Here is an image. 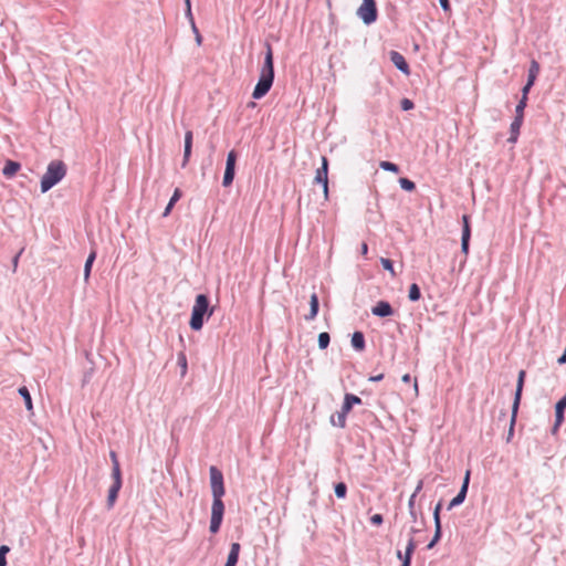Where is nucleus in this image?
I'll list each match as a JSON object with an SVG mask.
<instances>
[{
	"label": "nucleus",
	"instance_id": "nucleus-52",
	"mask_svg": "<svg viewBox=\"0 0 566 566\" xmlns=\"http://www.w3.org/2000/svg\"><path fill=\"white\" fill-rule=\"evenodd\" d=\"M557 363L559 365H565L566 364V346H565V349H564L563 354L558 357Z\"/></svg>",
	"mask_w": 566,
	"mask_h": 566
},
{
	"label": "nucleus",
	"instance_id": "nucleus-9",
	"mask_svg": "<svg viewBox=\"0 0 566 566\" xmlns=\"http://www.w3.org/2000/svg\"><path fill=\"white\" fill-rule=\"evenodd\" d=\"M469 484H470V471L468 470L464 474V478H463V481H462V485L460 488V491L458 492V494L449 502L448 506H447V510L448 511H451L452 509L461 505L464 501H465V497H467V494H468V490H469Z\"/></svg>",
	"mask_w": 566,
	"mask_h": 566
},
{
	"label": "nucleus",
	"instance_id": "nucleus-15",
	"mask_svg": "<svg viewBox=\"0 0 566 566\" xmlns=\"http://www.w3.org/2000/svg\"><path fill=\"white\" fill-rule=\"evenodd\" d=\"M319 311V298L318 295L314 292L310 297V313L304 316L305 321L311 322L314 321Z\"/></svg>",
	"mask_w": 566,
	"mask_h": 566
},
{
	"label": "nucleus",
	"instance_id": "nucleus-46",
	"mask_svg": "<svg viewBox=\"0 0 566 566\" xmlns=\"http://www.w3.org/2000/svg\"><path fill=\"white\" fill-rule=\"evenodd\" d=\"M438 1L444 12H449L451 10L450 0H438Z\"/></svg>",
	"mask_w": 566,
	"mask_h": 566
},
{
	"label": "nucleus",
	"instance_id": "nucleus-26",
	"mask_svg": "<svg viewBox=\"0 0 566 566\" xmlns=\"http://www.w3.org/2000/svg\"><path fill=\"white\" fill-rule=\"evenodd\" d=\"M538 73H539V64L536 60H532L530 67H528V72H527V82L530 84H535Z\"/></svg>",
	"mask_w": 566,
	"mask_h": 566
},
{
	"label": "nucleus",
	"instance_id": "nucleus-11",
	"mask_svg": "<svg viewBox=\"0 0 566 566\" xmlns=\"http://www.w3.org/2000/svg\"><path fill=\"white\" fill-rule=\"evenodd\" d=\"M470 240H471L470 216L469 214H463L462 216L461 252L464 255L469 254Z\"/></svg>",
	"mask_w": 566,
	"mask_h": 566
},
{
	"label": "nucleus",
	"instance_id": "nucleus-31",
	"mask_svg": "<svg viewBox=\"0 0 566 566\" xmlns=\"http://www.w3.org/2000/svg\"><path fill=\"white\" fill-rule=\"evenodd\" d=\"M331 343V336L327 332L318 334L317 344L319 349H326Z\"/></svg>",
	"mask_w": 566,
	"mask_h": 566
},
{
	"label": "nucleus",
	"instance_id": "nucleus-39",
	"mask_svg": "<svg viewBox=\"0 0 566 566\" xmlns=\"http://www.w3.org/2000/svg\"><path fill=\"white\" fill-rule=\"evenodd\" d=\"M380 264L384 268V270L390 272L392 276H396V272L394 269V262L390 259L387 258H380Z\"/></svg>",
	"mask_w": 566,
	"mask_h": 566
},
{
	"label": "nucleus",
	"instance_id": "nucleus-58",
	"mask_svg": "<svg viewBox=\"0 0 566 566\" xmlns=\"http://www.w3.org/2000/svg\"><path fill=\"white\" fill-rule=\"evenodd\" d=\"M21 253H22V250L12 260L14 268H17V265H18V261H19Z\"/></svg>",
	"mask_w": 566,
	"mask_h": 566
},
{
	"label": "nucleus",
	"instance_id": "nucleus-5",
	"mask_svg": "<svg viewBox=\"0 0 566 566\" xmlns=\"http://www.w3.org/2000/svg\"><path fill=\"white\" fill-rule=\"evenodd\" d=\"M224 515V503L222 496H212L211 517L209 531L212 534H217L223 522Z\"/></svg>",
	"mask_w": 566,
	"mask_h": 566
},
{
	"label": "nucleus",
	"instance_id": "nucleus-62",
	"mask_svg": "<svg viewBox=\"0 0 566 566\" xmlns=\"http://www.w3.org/2000/svg\"><path fill=\"white\" fill-rule=\"evenodd\" d=\"M403 553L401 551H397V558L401 560Z\"/></svg>",
	"mask_w": 566,
	"mask_h": 566
},
{
	"label": "nucleus",
	"instance_id": "nucleus-41",
	"mask_svg": "<svg viewBox=\"0 0 566 566\" xmlns=\"http://www.w3.org/2000/svg\"><path fill=\"white\" fill-rule=\"evenodd\" d=\"M416 547H417L416 541L412 536H410V538L408 539L407 546H406L405 554L412 557Z\"/></svg>",
	"mask_w": 566,
	"mask_h": 566
},
{
	"label": "nucleus",
	"instance_id": "nucleus-44",
	"mask_svg": "<svg viewBox=\"0 0 566 566\" xmlns=\"http://www.w3.org/2000/svg\"><path fill=\"white\" fill-rule=\"evenodd\" d=\"M370 523L375 526H379L384 523V516L379 513H376L370 516Z\"/></svg>",
	"mask_w": 566,
	"mask_h": 566
},
{
	"label": "nucleus",
	"instance_id": "nucleus-29",
	"mask_svg": "<svg viewBox=\"0 0 566 566\" xmlns=\"http://www.w3.org/2000/svg\"><path fill=\"white\" fill-rule=\"evenodd\" d=\"M408 298L410 302H417L421 298V290L417 283H412L409 286Z\"/></svg>",
	"mask_w": 566,
	"mask_h": 566
},
{
	"label": "nucleus",
	"instance_id": "nucleus-36",
	"mask_svg": "<svg viewBox=\"0 0 566 566\" xmlns=\"http://www.w3.org/2000/svg\"><path fill=\"white\" fill-rule=\"evenodd\" d=\"M528 98H524L521 96L516 107H515V116H520L521 118H524V111L527 106Z\"/></svg>",
	"mask_w": 566,
	"mask_h": 566
},
{
	"label": "nucleus",
	"instance_id": "nucleus-13",
	"mask_svg": "<svg viewBox=\"0 0 566 566\" xmlns=\"http://www.w3.org/2000/svg\"><path fill=\"white\" fill-rule=\"evenodd\" d=\"M371 314L377 317H388L395 314V310L388 301L381 300L371 307Z\"/></svg>",
	"mask_w": 566,
	"mask_h": 566
},
{
	"label": "nucleus",
	"instance_id": "nucleus-59",
	"mask_svg": "<svg viewBox=\"0 0 566 566\" xmlns=\"http://www.w3.org/2000/svg\"><path fill=\"white\" fill-rule=\"evenodd\" d=\"M505 417H506V410L502 409V410L500 411L499 419L501 420V419H504Z\"/></svg>",
	"mask_w": 566,
	"mask_h": 566
},
{
	"label": "nucleus",
	"instance_id": "nucleus-38",
	"mask_svg": "<svg viewBox=\"0 0 566 566\" xmlns=\"http://www.w3.org/2000/svg\"><path fill=\"white\" fill-rule=\"evenodd\" d=\"M441 510H442V500H440L436 506L433 507V522H434V525H441Z\"/></svg>",
	"mask_w": 566,
	"mask_h": 566
},
{
	"label": "nucleus",
	"instance_id": "nucleus-45",
	"mask_svg": "<svg viewBox=\"0 0 566 566\" xmlns=\"http://www.w3.org/2000/svg\"><path fill=\"white\" fill-rule=\"evenodd\" d=\"M533 86H534V84H530V83L526 81V83L524 84V86H523V87H522V90H521V93H522V95H521V96H522V97H524V98H528V94H530V92H531V90H532V87H533Z\"/></svg>",
	"mask_w": 566,
	"mask_h": 566
},
{
	"label": "nucleus",
	"instance_id": "nucleus-23",
	"mask_svg": "<svg viewBox=\"0 0 566 566\" xmlns=\"http://www.w3.org/2000/svg\"><path fill=\"white\" fill-rule=\"evenodd\" d=\"M564 421H565V411L563 409L555 407V421L551 429L552 434L555 436L558 433L559 428L562 427Z\"/></svg>",
	"mask_w": 566,
	"mask_h": 566
},
{
	"label": "nucleus",
	"instance_id": "nucleus-18",
	"mask_svg": "<svg viewBox=\"0 0 566 566\" xmlns=\"http://www.w3.org/2000/svg\"><path fill=\"white\" fill-rule=\"evenodd\" d=\"M361 403H363L361 398H359L358 396H356L354 394L347 392L344 396V401H343L340 409H343L344 411L349 413L352 411V409L354 408V406L361 405Z\"/></svg>",
	"mask_w": 566,
	"mask_h": 566
},
{
	"label": "nucleus",
	"instance_id": "nucleus-60",
	"mask_svg": "<svg viewBox=\"0 0 566 566\" xmlns=\"http://www.w3.org/2000/svg\"><path fill=\"white\" fill-rule=\"evenodd\" d=\"M420 530L419 528H416V527H411L410 530V535L413 537L415 534L419 533Z\"/></svg>",
	"mask_w": 566,
	"mask_h": 566
},
{
	"label": "nucleus",
	"instance_id": "nucleus-34",
	"mask_svg": "<svg viewBox=\"0 0 566 566\" xmlns=\"http://www.w3.org/2000/svg\"><path fill=\"white\" fill-rule=\"evenodd\" d=\"M399 185L402 190L408 192H411L416 189V184L411 179L406 177L399 178Z\"/></svg>",
	"mask_w": 566,
	"mask_h": 566
},
{
	"label": "nucleus",
	"instance_id": "nucleus-24",
	"mask_svg": "<svg viewBox=\"0 0 566 566\" xmlns=\"http://www.w3.org/2000/svg\"><path fill=\"white\" fill-rule=\"evenodd\" d=\"M347 412L344 411L343 409H340L339 411H337L336 416H332L331 417V423L335 427H338V428H345L346 427V418H347Z\"/></svg>",
	"mask_w": 566,
	"mask_h": 566
},
{
	"label": "nucleus",
	"instance_id": "nucleus-8",
	"mask_svg": "<svg viewBox=\"0 0 566 566\" xmlns=\"http://www.w3.org/2000/svg\"><path fill=\"white\" fill-rule=\"evenodd\" d=\"M212 496H223L226 493L223 473L214 465L209 469Z\"/></svg>",
	"mask_w": 566,
	"mask_h": 566
},
{
	"label": "nucleus",
	"instance_id": "nucleus-1",
	"mask_svg": "<svg viewBox=\"0 0 566 566\" xmlns=\"http://www.w3.org/2000/svg\"><path fill=\"white\" fill-rule=\"evenodd\" d=\"M274 59L272 46L266 43V52L264 56L263 64L260 70V75L258 83L254 86L252 92V97L254 99H261L264 97L271 90L274 82Z\"/></svg>",
	"mask_w": 566,
	"mask_h": 566
},
{
	"label": "nucleus",
	"instance_id": "nucleus-16",
	"mask_svg": "<svg viewBox=\"0 0 566 566\" xmlns=\"http://www.w3.org/2000/svg\"><path fill=\"white\" fill-rule=\"evenodd\" d=\"M524 118H521L520 116H514L513 122L510 126V137L507 139L509 143H516L517 138L520 136V129L523 125Z\"/></svg>",
	"mask_w": 566,
	"mask_h": 566
},
{
	"label": "nucleus",
	"instance_id": "nucleus-37",
	"mask_svg": "<svg viewBox=\"0 0 566 566\" xmlns=\"http://www.w3.org/2000/svg\"><path fill=\"white\" fill-rule=\"evenodd\" d=\"M177 365L181 368V375L184 376L187 373V356L184 352L178 353Z\"/></svg>",
	"mask_w": 566,
	"mask_h": 566
},
{
	"label": "nucleus",
	"instance_id": "nucleus-57",
	"mask_svg": "<svg viewBox=\"0 0 566 566\" xmlns=\"http://www.w3.org/2000/svg\"><path fill=\"white\" fill-rule=\"evenodd\" d=\"M422 485H423L422 481H419L417 486H416V490H415V492L412 494H416V496H417L418 493L421 491Z\"/></svg>",
	"mask_w": 566,
	"mask_h": 566
},
{
	"label": "nucleus",
	"instance_id": "nucleus-27",
	"mask_svg": "<svg viewBox=\"0 0 566 566\" xmlns=\"http://www.w3.org/2000/svg\"><path fill=\"white\" fill-rule=\"evenodd\" d=\"M96 259V251H91L84 264V281L88 282L93 263Z\"/></svg>",
	"mask_w": 566,
	"mask_h": 566
},
{
	"label": "nucleus",
	"instance_id": "nucleus-17",
	"mask_svg": "<svg viewBox=\"0 0 566 566\" xmlns=\"http://www.w3.org/2000/svg\"><path fill=\"white\" fill-rule=\"evenodd\" d=\"M20 168H21V164L19 161L8 159L4 163V166L2 168V175L7 179H11L17 175V172L20 170Z\"/></svg>",
	"mask_w": 566,
	"mask_h": 566
},
{
	"label": "nucleus",
	"instance_id": "nucleus-54",
	"mask_svg": "<svg viewBox=\"0 0 566 566\" xmlns=\"http://www.w3.org/2000/svg\"><path fill=\"white\" fill-rule=\"evenodd\" d=\"M360 253L361 255L366 256L367 253H368V244L366 242H363L361 243V247H360Z\"/></svg>",
	"mask_w": 566,
	"mask_h": 566
},
{
	"label": "nucleus",
	"instance_id": "nucleus-63",
	"mask_svg": "<svg viewBox=\"0 0 566 566\" xmlns=\"http://www.w3.org/2000/svg\"><path fill=\"white\" fill-rule=\"evenodd\" d=\"M185 4H186V8H191V1L190 0H185Z\"/></svg>",
	"mask_w": 566,
	"mask_h": 566
},
{
	"label": "nucleus",
	"instance_id": "nucleus-33",
	"mask_svg": "<svg viewBox=\"0 0 566 566\" xmlns=\"http://www.w3.org/2000/svg\"><path fill=\"white\" fill-rule=\"evenodd\" d=\"M379 167L385 171H390L394 174H398L400 171V168L397 164L388 160L380 161Z\"/></svg>",
	"mask_w": 566,
	"mask_h": 566
},
{
	"label": "nucleus",
	"instance_id": "nucleus-25",
	"mask_svg": "<svg viewBox=\"0 0 566 566\" xmlns=\"http://www.w3.org/2000/svg\"><path fill=\"white\" fill-rule=\"evenodd\" d=\"M181 198V190L179 188H176L171 198L169 199L164 212L163 217H168L176 205V202Z\"/></svg>",
	"mask_w": 566,
	"mask_h": 566
},
{
	"label": "nucleus",
	"instance_id": "nucleus-21",
	"mask_svg": "<svg viewBox=\"0 0 566 566\" xmlns=\"http://www.w3.org/2000/svg\"><path fill=\"white\" fill-rule=\"evenodd\" d=\"M122 486H123V484H117V483H112V485L109 486L107 500H106V506L108 510L114 507Z\"/></svg>",
	"mask_w": 566,
	"mask_h": 566
},
{
	"label": "nucleus",
	"instance_id": "nucleus-40",
	"mask_svg": "<svg viewBox=\"0 0 566 566\" xmlns=\"http://www.w3.org/2000/svg\"><path fill=\"white\" fill-rule=\"evenodd\" d=\"M10 552V547L7 545L0 546V566H7V554Z\"/></svg>",
	"mask_w": 566,
	"mask_h": 566
},
{
	"label": "nucleus",
	"instance_id": "nucleus-48",
	"mask_svg": "<svg viewBox=\"0 0 566 566\" xmlns=\"http://www.w3.org/2000/svg\"><path fill=\"white\" fill-rule=\"evenodd\" d=\"M555 407L566 410V394L555 403Z\"/></svg>",
	"mask_w": 566,
	"mask_h": 566
},
{
	"label": "nucleus",
	"instance_id": "nucleus-47",
	"mask_svg": "<svg viewBox=\"0 0 566 566\" xmlns=\"http://www.w3.org/2000/svg\"><path fill=\"white\" fill-rule=\"evenodd\" d=\"M411 562L412 557L403 553L400 566H411Z\"/></svg>",
	"mask_w": 566,
	"mask_h": 566
},
{
	"label": "nucleus",
	"instance_id": "nucleus-43",
	"mask_svg": "<svg viewBox=\"0 0 566 566\" xmlns=\"http://www.w3.org/2000/svg\"><path fill=\"white\" fill-rule=\"evenodd\" d=\"M191 30H192V32H193V34H195L196 43H197L198 45H201V43H202V35L200 34V32H199V30H198V28H197V25H196V22H192V24H191Z\"/></svg>",
	"mask_w": 566,
	"mask_h": 566
},
{
	"label": "nucleus",
	"instance_id": "nucleus-6",
	"mask_svg": "<svg viewBox=\"0 0 566 566\" xmlns=\"http://www.w3.org/2000/svg\"><path fill=\"white\" fill-rule=\"evenodd\" d=\"M357 15L363 20L366 25H370L377 21L378 10L375 0H363V3L357 10Z\"/></svg>",
	"mask_w": 566,
	"mask_h": 566
},
{
	"label": "nucleus",
	"instance_id": "nucleus-32",
	"mask_svg": "<svg viewBox=\"0 0 566 566\" xmlns=\"http://www.w3.org/2000/svg\"><path fill=\"white\" fill-rule=\"evenodd\" d=\"M334 492L337 499H345L347 495V484L345 482L335 483Z\"/></svg>",
	"mask_w": 566,
	"mask_h": 566
},
{
	"label": "nucleus",
	"instance_id": "nucleus-7",
	"mask_svg": "<svg viewBox=\"0 0 566 566\" xmlns=\"http://www.w3.org/2000/svg\"><path fill=\"white\" fill-rule=\"evenodd\" d=\"M238 157L239 155L234 149L230 150L227 155L226 168L222 179V186L226 188L230 187L234 180Z\"/></svg>",
	"mask_w": 566,
	"mask_h": 566
},
{
	"label": "nucleus",
	"instance_id": "nucleus-61",
	"mask_svg": "<svg viewBox=\"0 0 566 566\" xmlns=\"http://www.w3.org/2000/svg\"><path fill=\"white\" fill-rule=\"evenodd\" d=\"M249 108H254L256 106L255 102H249L247 105Z\"/></svg>",
	"mask_w": 566,
	"mask_h": 566
},
{
	"label": "nucleus",
	"instance_id": "nucleus-51",
	"mask_svg": "<svg viewBox=\"0 0 566 566\" xmlns=\"http://www.w3.org/2000/svg\"><path fill=\"white\" fill-rule=\"evenodd\" d=\"M416 494H411V496L409 497V501H408V509L409 510H413L416 509L415 507V504H416Z\"/></svg>",
	"mask_w": 566,
	"mask_h": 566
},
{
	"label": "nucleus",
	"instance_id": "nucleus-10",
	"mask_svg": "<svg viewBox=\"0 0 566 566\" xmlns=\"http://www.w3.org/2000/svg\"><path fill=\"white\" fill-rule=\"evenodd\" d=\"M316 184H319L323 186V191L325 195V198L328 197V159L323 156L322 157V165L316 170V175L314 178Z\"/></svg>",
	"mask_w": 566,
	"mask_h": 566
},
{
	"label": "nucleus",
	"instance_id": "nucleus-53",
	"mask_svg": "<svg viewBox=\"0 0 566 566\" xmlns=\"http://www.w3.org/2000/svg\"><path fill=\"white\" fill-rule=\"evenodd\" d=\"M384 379V374H378L376 376H370L369 377V381H373V382H377V381H380Z\"/></svg>",
	"mask_w": 566,
	"mask_h": 566
},
{
	"label": "nucleus",
	"instance_id": "nucleus-20",
	"mask_svg": "<svg viewBox=\"0 0 566 566\" xmlns=\"http://www.w3.org/2000/svg\"><path fill=\"white\" fill-rule=\"evenodd\" d=\"M122 486H123V484H117V483H112V485L109 486L107 500H106V506L108 510L114 507Z\"/></svg>",
	"mask_w": 566,
	"mask_h": 566
},
{
	"label": "nucleus",
	"instance_id": "nucleus-19",
	"mask_svg": "<svg viewBox=\"0 0 566 566\" xmlns=\"http://www.w3.org/2000/svg\"><path fill=\"white\" fill-rule=\"evenodd\" d=\"M241 545L237 542L230 545V551L227 557L226 566H237L239 562Z\"/></svg>",
	"mask_w": 566,
	"mask_h": 566
},
{
	"label": "nucleus",
	"instance_id": "nucleus-49",
	"mask_svg": "<svg viewBox=\"0 0 566 566\" xmlns=\"http://www.w3.org/2000/svg\"><path fill=\"white\" fill-rule=\"evenodd\" d=\"M185 15L186 18L188 19L190 25L192 24V22H195V18H193V14H192V11H191V8H186L185 10Z\"/></svg>",
	"mask_w": 566,
	"mask_h": 566
},
{
	"label": "nucleus",
	"instance_id": "nucleus-55",
	"mask_svg": "<svg viewBox=\"0 0 566 566\" xmlns=\"http://www.w3.org/2000/svg\"><path fill=\"white\" fill-rule=\"evenodd\" d=\"M409 515H410L412 522H417L418 513H417L416 509L409 510Z\"/></svg>",
	"mask_w": 566,
	"mask_h": 566
},
{
	"label": "nucleus",
	"instance_id": "nucleus-56",
	"mask_svg": "<svg viewBox=\"0 0 566 566\" xmlns=\"http://www.w3.org/2000/svg\"><path fill=\"white\" fill-rule=\"evenodd\" d=\"M401 380L402 382L405 384H409L411 381V376L409 374H405L402 377H401Z\"/></svg>",
	"mask_w": 566,
	"mask_h": 566
},
{
	"label": "nucleus",
	"instance_id": "nucleus-14",
	"mask_svg": "<svg viewBox=\"0 0 566 566\" xmlns=\"http://www.w3.org/2000/svg\"><path fill=\"white\" fill-rule=\"evenodd\" d=\"M192 144H193V133L192 130H187L185 133V147H184V158L181 163V167L185 168L191 157L192 153Z\"/></svg>",
	"mask_w": 566,
	"mask_h": 566
},
{
	"label": "nucleus",
	"instance_id": "nucleus-2",
	"mask_svg": "<svg viewBox=\"0 0 566 566\" xmlns=\"http://www.w3.org/2000/svg\"><path fill=\"white\" fill-rule=\"evenodd\" d=\"M214 313V307L210 305V298L207 294H198L191 310L189 326L192 331L202 329L206 319H209Z\"/></svg>",
	"mask_w": 566,
	"mask_h": 566
},
{
	"label": "nucleus",
	"instance_id": "nucleus-22",
	"mask_svg": "<svg viewBox=\"0 0 566 566\" xmlns=\"http://www.w3.org/2000/svg\"><path fill=\"white\" fill-rule=\"evenodd\" d=\"M352 347L357 352H363L366 348L365 335L360 331H356L352 335Z\"/></svg>",
	"mask_w": 566,
	"mask_h": 566
},
{
	"label": "nucleus",
	"instance_id": "nucleus-12",
	"mask_svg": "<svg viewBox=\"0 0 566 566\" xmlns=\"http://www.w3.org/2000/svg\"><path fill=\"white\" fill-rule=\"evenodd\" d=\"M389 60L395 65L397 70H399L402 74L409 75L410 74V67L408 62L406 61L405 56L399 53L398 51H390L389 52Z\"/></svg>",
	"mask_w": 566,
	"mask_h": 566
},
{
	"label": "nucleus",
	"instance_id": "nucleus-50",
	"mask_svg": "<svg viewBox=\"0 0 566 566\" xmlns=\"http://www.w3.org/2000/svg\"><path fill=\"white\" fill-rule=\"evenodd\" d=\"M109 458H111V461H112V467L115 465V464H119V461H118V458H117V453L115 451H111L109 452Z\"/></svg>",
	"mask_w": 566,
	"mask_h": 566
},
{
	"label": "nucleus",
	"instance_id": "nucleus-30",
	"mask_svg": "<svg viewBox=\"0 0 566 566\" xmlns=\"http://www.w3.org/2000/svg\"><path fill=\"white\" fill-rule=\"evenodd\" d=\"M442 537V525H434V534L427 545V549H432Z\"/></svg>",
	"mask_w": 566,
	"mask_h": 566
},
{
	"label": "nucleus",
	"instance_id": "nucleus-35",
	"mask_svg": "<svg viewBox=\"0 0 566 566\" xmlns=\"http://www.w3.org/2000/svg\"><path fill=\"white\" fill-rule=\"evenodd\" d=\"M112 479L113 483L123 484L120 464L112 467Z\"/></svg>",
	"mask_w": 566,
	"mask_h": 566
},
{
	"label": "nucleus",
	"instance_id": "nucleus-42",
	"mask_svg": "<svg viewBox=\"0 0 566 566\" xmlns=\"http://www.w3.org/2000/svg\"><path fill=\"white\" fill-rule=\"evenodd\" d=\"M400 107L405 112L411 111L415 108V103L411 99L405 97L400 102Z\"/></svg>",
	"mask_w": 566,
	"mask_h": 566
},
{
	"label": "nucleus",
	"instance_id": "nucleus-4",
	"mask_svg": "<svg viewBox=\"0 0 566 566\" xmlns=\"http://www.w3.org/2000/svg\"><path fill=\"white\" fill-rule=\"evenodd\" d=\"M525 377H526V371L523 369L520 370L518 376H517V381H516V388H515V392H514L513 405H512L510 428H509L507 437H506L507 442H510L514 436V428H515L517 413H518V409H520V405H521V400H522Z\"/></svg>",
	"mask_w": 566,
	"mask_h": 566
},
{
	"label": "nucleus",
	"instance_id": "nucleus-28",
	"mask_svg": "<svg viewBox=\"0 0 566 566\" xmlns=\"http://www.w3.org/2000/svg\"><path fill=\"white\" fill-rule=\"evenodd\" d=\"M19 395L22 397L25 408L28 411L33 410L32 397L29 389L25 386H22L18 389Z\"/></svg>",
	"mask_w": 566,
	"mask_h": 566
},
{
	"label": "nucleus",
	"instance_id": "nucleus-3",
	"mask_svg": "<svg viewBox=\"0 0 566 566\" xmlns=\"http://www.w3.org/2000/svg\"><path fill=\"white\" fill-rule=\"evenodd\" d=\"M67 167L62 160H52L48 167L46 171L41 178L40 187L41 192L45 193L54 186H56L66 175Z\"/></svg>",
	"mask_w": 566,
	"mask_h": 566
}]
</instances>
